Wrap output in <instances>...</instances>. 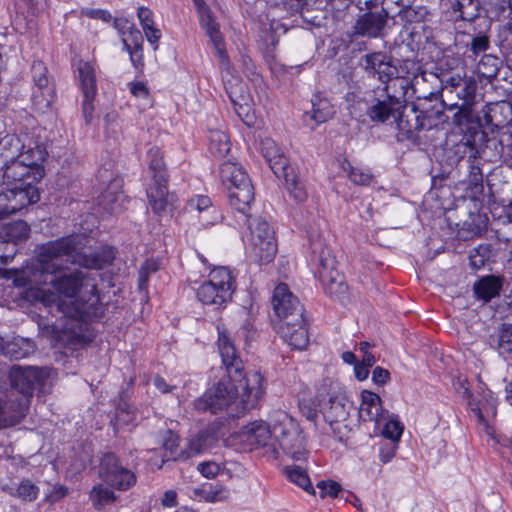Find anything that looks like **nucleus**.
Here are the masks:
<instances>
[{
	"label": "nucleus",
	"mask_w": 512,
	"mask_h": 512,
	"mask_svg": "<svg viewBox=\"0 0 512 512\" xmlns=\"http://www.w3.org/2000/svg\"><path fill=\"white\" fill-rule=\"evenodd\" d=\"M263 393V377L259 372H248L243 378L227 375L197 398L194 408L212 414L225 411L230 417H240L256 406Z\"/></svg>",
	"instance_id": "nucleus-1"
},
{
	"label": "nucleus",
	"mask_w": 512,
	"mask_h": 512,
	"mask_svg": "<svg viewBox=\"0 0 512 512\" xmlns=\"http://www.w3.org/2000/svg\"><path fill=\"white\" fill-rule=\"evenodd\" d=\"M51 284L65 299L46 290H39L37 297L46 306L55 305L68 318L84 320L90 317L100 301L95 278L83 271L63 274Z\"/></svg>",
	"instance_id": "nucleus-2"
},
{
	"label": "nucleus",
	"mask_w": 512,
	"mask_h": 512,
	"mask_svg": "<svg viewBox=\"0 0 512 512\" xmlns=\"http://www.w3.org/2000/svg\"><path fill=\"white\" fill-rule=\"evenodd\" d=\"M83 238L69 235L42 244L38 250V262L43 273L56 274L66 268L68 263L87 269H102L110 265L115 258L112 247H103L92 253H81Z\"/></svg>",
	"instance_id": "nucleus-3"
},
{
	"label": "nucleus",
	"mask_w": 512,
	"mask_h": 512,
	"mask_svg": "<svg viewBox=\"0 0 512 512\" xmlns=\"http://www.w3.org/2000/svg\"><path fill=\"white\" fill-rule=\"evenodd\" d=\"M222 184L228 191L230 206L246 217L254 202V187L244 167L233 161H224L219 168Z\"/></svg>",
	"instance_id": "nucleus-4"
},
{
	"label": "nucleus",
	"mask_w": 512,
	"mask_h": 512,
	"mask_svg": "<svg viewBox=\"0 0 512 512\" xmlns=\"http://www.w3.org/2000/svg\"><path fill=\"white\" fill-rule=\"evenodd\" d=\"M309 239L310 261L316 267L325 292L332 297L344 294L347 290L344 276L337 270L336 260L326 247L323 237L320 234H311Z\"/></svg>",
	"instance_id": "nucleus-5"
},
{
	"label": "nucleus",
	"mask_w": 512,
	"mask_h": 512,
	"mask_svg": "<svg viewBox=\"0 0 512 512\" xmlns=\"http://www.w3.org/2000/svg\"><path fill=\"white\" fill-rule=\"evenodd\" d=\"M48 377V368H22L21 366L14 365L8 372L9 385L5 381L1 382L3 389L9 393L11 401L14 403L24 402L26 414L36 386L44 385ZM0 380L2 379L0 378Z\"/></svg>",
	"instance_id": "nucleus-6"
},
{
	"label": "nucleus",
	"mask_w": 512,
	"mask_h": 512,
	"mask_svg": "<svg viewBox=\"0 0 512 512\" xmlns=\"http://www.w3.org/2000/svg\"><path fill=\"white\" fill-rule=\"evenodd\" d=\"M240 215L250 230L248 250L251 257L259 264L271 262L277 253V244L269 223L260 217L251 219L249 212L246 217Z\"/></svg>",
	"instance_id": "nucleus-7"
},
{
	"label": "nucleus",
	"mask_w": 512,
	"mask_h": 512,
	"mask_svg": "<svg viewBox=\"0 0 512 512\" xmlns=\"http://www.w3.org/2000/svg\"><path fill=\"white\" fill-rule=\"evenodd\" d=\"M147 158L148 167L152 173V183L148 186L146 193L153 212L161 215L169 205L166 166L162 152L156 146L148 150Z\"/></svg>",
	"instance_id": "nucleus-8"
},
{
	"label": "nucleus",
	"mask_w": 512,
	"mask_h": 512,
	"mask_svg": "<svg viewBox=\"0 0 512 512\" xmlns=\"http://www.w3.org/2000/svg\"><path fill=\"white\" fill-rule=\"evenodd\" d=\"M235 288V281L230 270L226 267H219L213 269L209 274V279L197 289V297L204 305L220 308L231 300Z\"/></svg>",
	"instance_id": "nucleus-9"
},
{
	"label": "nucleus",
	"mask_w": 512,
	"mask_h": 512,
	"mask_svg": "<svg viewBox=\"0 0 512 512\" xmlns=\"http://www.w3.org/2000/svg\"><path fill=\"white\" fill-rule=\"evenodd\" d=\"M403 68L407 70V74L412 75L410 84L417 98L432 100L441 96L444 90V81L439 74L423 70L422 67L413 60H404Z\"/></svg>",
	"instance_id": "nucleus-10"
},
{
	"label": "nucleus",
	"mask_w": 512,
	"mask_h": 512,
	"mask_svg": "<svg viewBox=\"0 0 512 512\" xmlns=\"http://www.w3.org/2000/svg\"><path fill=\"white\" fill-rule=\"evenodd\" d=\"M317 399L319 402L328 397V401L322 405V414L324 419L332 426L346 420L349 412L346 407L345 397L337 382L329 379L323 381L321 388L318 389Z\"/></svg>",
	"instance_id": "nucleus-11"
},
{
	"label": "nucleus",
	"mask_w": 512,
	"mask_h": 512,
	"mask_svg": "<svg viewBox=\"0 0 512 512\" xmlns=\"http://www.w3.org/2000/svg\"><path fill=\"white\" fill-rule=\"evenodd\" d=\"M100 478L110 487L127 491L136 484V475L125 467L114 453L103 455L99 469Z\"/></svg>",
	"instance_id": "nucleus-12"
},
{
	"label": "nucleus",
	"mask_w": 512,
	"mask_h": 512,
	"mask_svg": "<svg viewBox=\"0 0 512 512\" xmlns=\"http://www.w3.org/2000/svg\"><path fill=\"white\" fill-rule=\"evenodd\" d=\"M29 151L7 160L3 166V177L8 182H23L20 187L39 181L43 171L37 160H29Z\"/></svg>",
	"instance_id": "nucleus-13"
},
{
	"label": "nucleus",
	"mask_w": 512,
	"mask_h": 512,
	"mask_svg": "<svg viewBox=\"0 0 512 512\" xmlns=\"http://www.w3.org/2000/svg\"><path fill=\"white\" fill-rule=\"evenodd\" d=\"M39 192L30 183L0 192V220L19 212L30 204L38 202Z\"/></svg>",
	"instance_id": "nucleus-14"
},
{
	"label": "nucleus",
	"mask_w": 512,
	"mask_h": 512,
	"mask_svg": "<svg viewBox=\"0 0 512 512\" xmlns=\"http://www.w3.org/2000/svg\"><path fill=\"white\" fill-rule=\"evenodd\" d=\"M272 306L278 317L276 322L285 320H299L304 314V308L298 298L294 296L286 284L281 283L274 289Z\"/></svg>",
	"instance_id": "nucleus-15"
},
{
	"label": "nucleus",
	"mask_w": 512,
	"mask_h": 512,
	"mask_svg": "<svg viewBox=\"0 0 512 512\" xmlns=\"http://www.w3.org/2000/svg\"><path fill=\"white\" fill-rule=\"evenodd\" d=\"M383 98H376L367 108L366 114L374 123L394 124L396 117H399V110L404 108L403 101L388 93V86H385Z\"/></svg>",
	"instance_id": "nucleus-16"
},
{
	"label": "nucleus",
	"mask_w": 512,
	"mask_h": 512,
	"mask_svg": "<svg viewBox=\"0 0 512 512\" xmlns=\"http://www.w3.org/2000/svg\"><path fill=\"white\" fill-rule=\"evenodd\" d=\"M361 65L368 76L376 77L382 83L393 78H403L390 56L383 52H373L362 56Z\"/></svg>",
	"instance_id": "nucleus-17"
},
{
	"label": "nucleus",
	"mask_w": 512,
	"mask_h": 512,
	"mask_svg": "<svg viewBox=\"0 0 512 512\" xmlns=\"http://www.w3.org/2000/svg\"><path fill=\"white\" fill-rule=\"evenodd\" d=\"M274 327L280 337L292 348L304 350L309 344V334L304 314L299 320L275 322Z\"/></svg>",
	"instance_id": "nucleus-18"
},
{
	"label": "nucleus",
	"mask_w": 512,
	"mask_h": 512,
	"mask_svg": "<svg viewBox=\"0 0 512 512\" xmlns=\"http://www.w3.org/2000/svg\"><path fill=\"white\" fill-rule=\"evenodd\" d=\"M218 351L229 377L243 378V364L230 333L218 327Z\"/></svg>",
	"instance_id": "nucleus-19"
},
{
	"label": "nucleus",
	"mask_w": 512,
	"mask_h": 512,
	"mask_svg": "<svg viewBox=\"0 0 512 512\" xmlns=\"http://www.w3.org/2000/svg\"><path fill=\"white\" fill-rule=\"evenodd\" d=\"M199 18L201 26L205 29L219 57L222 72L230 74V62L224 48L223 37L211 9L199 14Z\"/></svg>",
	"instance_id": "nucleus-20"
},
{
	"label": "nucleus",
	"mask_w": 512,
	"mask_h": 512,
	"mask_svg": "<svg viewBox=\"0 0 512 512\" xmlns=\"http://www.w3.org/2000/svg\"><path fill=\"white\" fill-rule=\"evenodd\" d=\"M260 151L278 178H281L282 173L291 167L284 152L272 138L266 137L261 140Z\"/></svg>",
	"instance_id": "nucleus-21"
},
{
	"label": "nucleus",
	"mask_w": 512,
	"mask_h": 512,
	"mask_svg": "<svg viewBox=\"0 0 512 512\" xmlns=\"http://www.w3.org/2000/svg\"><path fill=\"white\" fill-rule=\"evenodd\" d=\"M387 18L388 13L384 9L365 13L357 20L355 32L358 35L369 38L379 37L386 25Z\"/></svg>",
	"instance_id": "nucleus-22"
},
{
	"label": "nucleus",
	"mask_w": 512,
	"mask_h": 512,
	"mask_svg": "<svg viewBox=\"0 0 512 512\" xmlns=\"http://www.w3.org/2000/svg\"><path fill=\"white\" fill-rule=\"evenodd\" d=\"M278 444L282 451L291 459L300 461L305 458L304 436L297 427L292 426L290 429L284 430L278 438Z\"/></svg>",
	"instance_id": "nucleus-23"
},
{
	"label": "nucleus",
	"mask_w": 512,
	"mask_h": 512,
	"mask_svg": "<svg viewBox=\"0 0 512 512\" xmlns=\"http://www.w3.org/2000/svg\"><path fill=\"white\" fill-rule=\"evenodd\" d=\"M472 412L477 417L480 424L484 425L485 431L491 434V427L489 426V418L495 417L497 413V400L492 391L488 390L483 393L480 401L471 399L469 401Z\"/></svg>",
	"instance_id": "nucleus-24"
},
{
	"label": "nucleus",
	"mask_w": 512,
	"mask_h": 512,
	"mask_svg": "<svg viewBox=\"0 0 512 512\" xmlns=\"http://www.w3.org/2000/svg\"><path fill=\"white\" fill-rule=\"evenodd\" d=\"M241 437L251 447H264L268 445L272 438V432L269 425L260 420L249 423L241 429Z\"/></svg>",
	"instance_id": "nucleus-25"
},
{
	"label": "nucleus",
	"mask_w": 512,
	"mask_h": 512,
	"mask_svg": "<svg viewBox=\"0 0 512 512\" xmlns=\"http://www.w3.org/2000/svg\"><path fill=\"white\" fill-rule=\"evenodd\" d=\"M477 90V83L473 79H463V85L458 87L456 93L457 96L463 100V103L458 106L457 104L451 105V109L453 107L458 108V111L455 113V121L458 124H461V118L468 119L472 112V104L475 98V93Z\"/></svg>",
	"instance_id": "nucleus-26"
},
{
	"label": "nucleus",
	"mask_w": 512,
	"mask_h": 512,
	"mask_svg": "<svg viewBox=\"0 0 512 512\" xmlns=\"http://www.w3.org/2000/svg\"><path fill=\"white\" fill-rule=\"evenodd\" d=\"M359 417L362 421H374L380 423L383 418L382 400L374 392L364 390L361 393Z\"/></svg>",
	"instance_id": "nucleus-27"
},
{
	"label": "nucleus",
	"mask_w": 512,
	"mask_h": 512,
	"mask_svg": "<svg viewBox=\"0 0 512 512\" xmlns=\"http://www.w3.org/2000/svg\"><path fill=\"white\" fill-rule=\"evenodd\" d=\"M120 188L121 181L115 179L109 183L106 190L99 197L98 205L105 212L109 214L120 212L124 201V195Z\"/></svg>",
	"instance_id": "nucleus-28"
},
{
	"label": "nucleus",
	"mask_w": 512,
	"mask_h": 512,
	"mask_svg": "<svg viewBox=\"0 0 512 512\" xmlns=\"http://www.w3.org/2000/svg\"><path fill=\"white\" fill-rule=\"evenodd\" d=\"M35 350L34 343L22 337H13L11 340L4 341L0 338L1 354L12 359L18 360L27 357Z\"/></svg>",
	"instance_id": "nucleus-29"
},
{
	"label": "nucleus",
	"mask_w": 512,
	"mask_h": 512,
	"mask_svg": "<svg viewBox=\"0 0 512 512\" xmlns=\"http://www.w3.org/2000/svg\"><path fill=\"white\" fill-rule=\"evenodd\" d=\"M417 114L418 106L412 105V107L407 110V107L404 105V108L399 110V117H396L394 124L399 131L411 137L415 132L423 130V124L420 123Z\"/></svg>",
	"instance_id": "nucleus-30"
},
{
	"label": "nucleus",
	"mask_w": 512,
	"mask_h": 512,
	"mask_svg": "<svg viewBox=\"0 0 512 512\" xmlns=\"http://www.w3.org/2000/svg\"><path fill=\"white\" fill-rule=\"evenodd\" d=\"M281 178L284 179L285 189L293 201L297 204H301L308 199V191L305 183L299 178L292 167L282 173Z\"/></svg>",
	"instance_id": "nucleus-31"
},
{
	"label": "nucleus",
	"mask_w": 512,
	"mask_h": 512,
	"mask_svg": "<svg viewBox=\"0 0 512 512\" xmlns=\"http://www.w3.org/2000/svg\"><path fill=\"white\" fill-rule=\"evenodd\" d=\"M55 98L54 84L49 77L44 81L34 83L32 92V101L36 109L45 111L48 109Z\"/></svg>",
	"instance_id": "nucleus-32"
},
{
	"label": "nucleus",
	"mask_w": 512,
	"mask_h": 512,
	"mask_svg": "<svg viewBox=\"0 0 512 512\" xmlns=\"http://www.w3.org/2000/svg\"><path fill=\"white\" fill-rule=\"evenodd\" d=\"M476 297L484 302L499 295L502 289V278L495 275L484 276L474 284Z\"/></svg>",
	"instance_id": "nucleus-33"
},
{
	"label": "nucleus",
	"mask_w": 512,
	"mask_h": 512,
	"mask_svg": "<svg viewBox=\"0 0 512 512\" xmlns=\"http://www.w3.org/2000/svg\"><path fill=\"white\" fill-rule=\"evenodd\" d=\"M334 114V109L325 99H319L312 102V110L304 114V122L311 129H314L321 123L326 122Z\"/></svg>",
	"instance_id": "nucleus-34"
},
{
	"label": "nucleus",
	"mask_w": 512,
	"mask_h": 512,
	"mask_svg": "<svg viewBox=\"0 0 512 512\" xmlns=\"http://www.w3.org/2000/svg\"><path fill=\"white\" fill-rule=\"evenodd\" d=\"M77 71L82 93H97L94 67L89 62L79 61L77 65Z\"/></svg>",
	"instance_id": "nucleus-35"
},
{
	"label": "nucleus",
	"mask_w": 512,
	"mask_h": 512,
	"mask_svg": "<svg viewBox=\"0 0 512 512\" xmlns=\"http://www.w3.org/2000/svg\"><path fill=\"white\" fill-rule=\"evenodd\" d=\"M417 115L419 116L420 123L423 124V130H430L447 121L442 108L418 106Z\"/></svg>",
	"instance_id": "nucleus-36"
},
{
	"label": "nucleus",
	"mask_w": 512,
	"mask_h": 512,
	"mask_svg": "<svg viewBox=\"0 0 512 512\" xmlns=\"http://www.w3.org/2000/svg\"><path fill=\"white\" fill-rule=\"evenodd\" d=\"M231 149V144L226 133L220 130H212L209 134V151L217 157H224Z\"/></svg>",
	"instance_id": "nucleus-37"
},
{
	"label": "nucleus",
	"mask_w": 512,
	"mask_h": 512,
	"mask_svg": "<svg viewBox=\"0 0 512 512\" xmlns=\"http://www.w3.org/2000/svg\"><path fill=\"white\" fill-rule=\"evenodd\" d=\"M9 495L20 499L21 501L32 502L37 499L39 488L30 480H22L17 486L7 488Z\"/></svg>",
	"instance_id": "nucleus-38"
},
{
	"label": "nucleus",
	"mask_w": 512,
	"mask_h": 512,
	"mask_svg": "<svg viewBox=\"0 0 512 512\" xmlns=\"http://www.w3.org/2000/svg\"><path fill=\"white\" fill-rule=\"evenodd\" d=\"M90 499L97 510L114 503L117 500L116 494L108 487L99 484L93 487L90 492Z\"/></svg>",
	"instance_id": "nucleus-39"
},
{
	"label": "nucleus",
	"mask_w": 512,
	"mask_h": 512,
	"mask_svg": "<svg viewBox=\"0 0 512 512\" xmlns=\"http://www.w3.org/2000/svg\"><path fill=\"white\" fill-rule=\"evenodd\" d=\"M342 167L350 181L356 185L369 186L374 181V175L369 169L354 167L349 162L343 164Z\"/></svg>",
	"instance_id": "nucleus-40"
},
{
	"label": "nucleus",
	"mask_w": 512,
	"mask_h": 512,
	"mask_svg": "<svg viewBox=\"0 0 512 512\" xmlns=\"http://www.w3.org/2000/svg\"><path fill=\"white\" fill-rule=\"evenodd\" d=\"M195 493L207 502L224 501L228 499L230 495L229 490L219 483L211 484L208 487L195 490Z\"/></svg>",
	"instance_id": "nucleus-41"
},
{
	"label": "nucleus",
	"mask_w": 512,
	"mask_h": 512,
	"mask_svg": "<svg viewBox=\"0 0 512 512\" xmlns=\"http://www.w3.org/2000/svg\"><path fill=\"white\" fill-rule=\"evenodd\" d=\"M499 68V58L491 54L483 55L477 66L479 74L488 79L497 77Z\"/></svg>",
	"instance_id": "nucleus-42"
},
{
	"label": "nucleus",
	"mask_w": 512,
	"mask_h": 512,
	"mask_svg": "<svg viewBox=\"0 0 512 512\" xmlns=\"http://www.w3.org/2000/svg\"><path fill=\"white\" fill-rule=\"evenodd\" d=\"M288 479L304 489L307 492H314L307 473L299 466H291L285 468Z\"/></svg>",
	"instance_id": "nucleus-43"
},
{
	"label": "nucleus",
	"mask_w": 512,
	"mask_h": 512,
	"mask_svg": "<svg viewBox=\"0 0 512 512\" xmlns=\"http://www.w3.org/2000/svg\"><path fill=\"white\" fill-rule=\"evenodd\" d=\"M491 256V249L489 245L481 244L478 247L472 249L469 253V262L470 266L479 270L483 268L486 262L489 260Z\"/></svg>",
	"instance_id": "nucleus-44"
},
{
	"label": "nucleus",
	"mask_w": 512,
	"mask_h": 512,
	"mask_svg": "<svg viewBox=\"0 0 512 512\" xmlns=\"http://www.w3.org/2000/svg\"><path fill=\"white\" fill-rule=\"evenodd\" d=\"M179 438L176 434H174L171 430H167L165 432L163 448L165 450V454L162 459V464L170 460H177L180 458V454L177 453Z\"/></svg>",
	"instance_id": "nucleus-45"
},
{
	"label": "nucleus",
	"mask_w": 512,
	"mask_h": 512,
	"mask_svg": "<svg viewBox=\"0 0 512 512\" xmlns=\"http://www.w3.org/2000/svg\"><path fill=\"white\" fill-rule=\"evenodd\" d=\"M480 0H458L455 10L459 12L460 18L465 21H472L478 15Z\"/></svg>",
	"instance_id": "nucleus-46"
},
{
	"label": "nucleus",
	"mask_w": 512,
	"mask_h": 512,
	"mask_svg": "<svg viewBox=\"0 0 512 512\" xmlns=\"http://www.w3.org/2000/svg\"><path fill=\"white\" fill-rule=\"evenodd\" d=\"M30 234V227L24 221H16L8 225L6 235L10 241L19 243L26 240Z\"/></svg>",
	"instance_id": "nucleus-47"
},
{
	"label": "nucleus",
	"mask_w": 512,
	"mask_h": 512,
	"mask_svg": "<svg viewBox=\"0 0 512 512\" xmlns=\"http://www.w3.org/2000/svg\"><path fill=\"white\" fill-rule=\"evenodd\" d=\"M498 351L512 355V324L504 323L498 330Z\"/></svg>",
	"instance_id": "nucleus-48"
},
{
	"label": "nucleus",
	"mask_w": 512,
	"mask_h": 512,
	"mask_svg": "<svg viewBox=\"0 0 512 512\" xmlns=\"http://www.w3.org/2000/svg\"><path fill=\"white\" fill-rule=\"evenodd\" d=\"M490 18H499L508 8H511V0H480Z\"/></svg>",
	"instance_id": "nucleus-49"
},
{
	"label": "nucleus",
	"mask_w": 512,
	"mask_h": 512,
	"mask_svg": "<svg viewBox=\"0 0 512 512\" xmlns=\"http://www.w3.org/2000/svg\"><path fill=\"white\" fill-rule=\"evenodd\" d=\"M122 43L124 50L131 51L136 49V52L139 51V48L143 47V36L139 29L132 26L129 30H127L126 35L122 36Z\"/></svg>",
	"instance_id": "nucleus-50"
},
{
	"label": "nucleus",
	"mask_w": 512,
	"mask_h": 512,
	"mask_svg": "<svg viewBox=\"0 0 512 512\" xmlns=\"http://www.w3.org/2000/svg\"><path fill=\"white\" fill-rule=\"evenodd\" d=\"M188 208L191 212H197L198 214L202 213H211L214 210H217L216 207L212 205L211 199L208 196L198 195L188 202Z\"/></svg>",
	"instance_id": "nucleus-51"
},
{
	"label": "nucleus",
	"mask_w": 512,
	"mask_h": 512,
	"mask_svg": "<svg viewBox=\"0 0 512 512\" xmlns=\"http://www.w3.org/2000/svg\"><path fill=\"white\" fill-rule=\"evenodd\" d=\"M403 425L396 418H390L384 425L382 434L385 438L391 440V442L397 443L403 433Z\"/></svg>",
	"instance_id": "nucleus-52"
},
{
	"label": "nucleus",
	"mask_w": 512,
	"mask_h": 512,
	"mask_svg": "<svg viewBox=\"0 0 512 512\" xmlns=\"http://www.w3.org/2000/svg\"><path fill=\"white\" fill-rule=\"evenodd\" d=\"M159 263L156 260H146L138 272L139 288L144 289L148 283L150 273L158 271Z\"/></svg>",
	"instance_id": "nucleus-53"
},
{
	"label": "nucleus",
	"mask_w": 512,
	"mask_h": 512,
	"mask_svg": "<svg viewBox=\"0 0 512 512\" xmlns=\"http://www.w3.org/2000/svg\"><path fill=\"white\" fill-rule=\"evenodd\" d=\"M97 93L83 94L82 114L87 124L91 123L95 111L94 99Z\"/></svg>",
	"instance_id": "nucleus-54"
},
{
	"label": "nucleus",
	"mask_w": 512,
	"mask_h": 512,
	"mask_svg": "<svg viewBox=\"0 0 512 512\" xmlns=\"http://www.w3.org/2000/svg\"><path fill=\"white\" fill-rule=\"evenodd\" d=\"M490 47L489 37L484 34H479L473 37L470 43V50L477 56L478 54L485 52Z\"/></svg>",
	"instance_id": "nucleus-55"
},
{
	"label": "nucleus",
	"mask_w": 512,
	"mask_h": 512,
	"mask_svg": "<svg viewBox=\"0 0 512 512\" xmlns=\"http://www.w3.org/2000/svg\"><path fill=\"white\" fill-rule=\"evenodd\" d=\"M318 488L320 490V496L324 498L325 496L337 497L341 492V486L334 481H321L318 483Z\"/></svg>",
	"instance_id": "nucleus-56"
},
{
	"label": "nucleus",
	"mask_w": 512,
	"mask_h": 512,
	"mask_svg": "<svg viewBox=\"0 0 512 512\" xmlns=\"http://www.w3.org/2000/svg\"><path fill=\"white\" fill-rule=\"evenodd\" d=\"M397 443L395 442H386L380 445L379 447V459L382 463L386 464L390 462L396 453Z\"/></svg>",
	"instance_id": "nucleus-57"
},
{
	"label": "nucleus",
	"mask_w": 512,
	"mask_h": 512,
	"mask_svg": "<svg viewBox=\"0 0 512 512\" xmlns=\"http://www.w3.org/2000/svg\"><path fill=\"white\" fill-rule=\"evenodd\" d=\"M198 471L206 478H214L220 472V465L214 461H205L199 463Z\"/></svg>",
	"instance_id": "nucleus-58"
},
{
	"label": "nucleus",
	"mask_w": 512,
	"mask_h": 512,
	"mask_svg": "<svg viewBox=\"0 0 512 512\" xmlns=\"http://www.w3.org/2000/svg\"><path fill=\"white\" fill-rule=\"evenodd\" d=\"M80 13L82 16L91 19H100L104 22H109L112 18L111 14L103 9L82 8Z\"/></svg>",
	"instance_id": "nucleus-59"
},
{
	"label": "nucleus",
	"mask_w": 512,
	"mask_h": 512,
	"mask_svg": "<svg viewBox=\"0 0 512 512\" xmlns=\"http://www.w3.org/2000/svg\"><path fill=\"white\" fill-rule=\"evenodd\" d=\"M299 408L302 415L309 421L315 422L318 417V411L313 402L310 401H300Z\"/></svg>",
	"instance_id": "nucleus-60"
},
{
	"label": "nucleus",
	"mask_w": 512,
	"mask_h": 512,
	"mask_svg": "<svg viewBox=\"0 0 512 512\" xmlns=\"http://www.w3.org/2000/svg\"><path fill=\"white\" fill-rule=\"evenodd\" d=\"M135 420V414L127 408L119 407L116 411L115 422L119 426L130 425Z\"/></svg>",
	"instance_id": "nucleus-61"
},
{
	"label": "nucleus",
	"mask_w": 512,
	"mask_h": 512,
	"mask_svg": "<svg viewBox=\"0 0 512 512\" xmlns=\"http://www.w3.org/2000/svg\"><path fill=\"white\" fill-rule=\"evenodd\" d=\"M33 83L44 81L48 76L47 67L41 61H34L31 67Z\"/></svg>",
	"instance_id": "nucleus-62"
},
{
	"label": "nucleus",
	"mask_w": 512,
	"mask_h": 512,
	"mask_svg": "<svg viewBox=\"0 0 512 512\" xmlns=\"http://www.w3.org/2000/svg\"><path fill=\"white\" fill-rule=\"evenodd\" d=\"M153 16L154 14L149 8L144 6L138 8L137 17L142 29L149 28L154 25Z\"/></svg>",
	"instance_id": "nucleus-63"
},
{
	"label": "nucleus",
	"mask_w": 512,
	"mask_h": 512,
	"mask_svg": "<svg viewBox=\"0 0 512 512\" xmlns=\"http://www.w3.org/2000/svg\"><path fill=\"white\" fill-rule=\"evenodd\" d=\"M483 183V174L481 169L478 166H471L469 176H468V185L473 188H482Z\"/></svg>",
	"instance_id": "nucleus-64"
}]
</instances>
